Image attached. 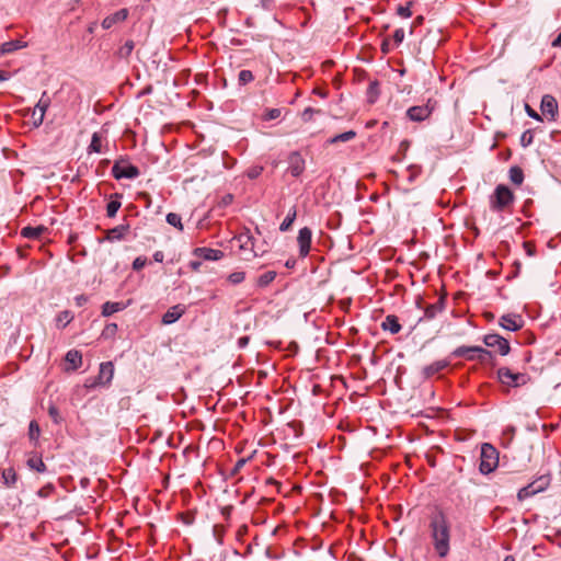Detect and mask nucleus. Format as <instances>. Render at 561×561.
I'll return each mask as SVG.
<instances>
[{"instance_id":"f257e3e1","label":"nucleus","mask_w":561,"mask_h":561,"mask_svg":"<svg viewBox=\"0 0 561 561\" xmlns=\"http://www.w3.org/2000/svg\"><path fill=\"white\" fill-rule=\"evenodd\" d=\"M431 539L435 552L445 558L450 551V524L446 515L436 510L430 517Z\"/></svg>"},{"instance_id":"f03ea898","label":"nucleus","mask_w":561,"mask_h":561,"mask_svg":"<svg viewBox=\"0 0 561 561\" xmlns=\"http://www.w3.org/2000/svg\"><path fill=\"white\" fill-rule=\"evenodd\" d=\"M514 202V193L504 184H499L489 197L490 209L494 213H503L507 210Z\"/></svg>"},{"instance_id":"7ed1b4c3","label":"nucleus","mask_w":561,"mask_h":561,"mask_svg":"<svg viewBox=\"0 0 561 561\" xmlns=\"http://www.w3.org/2000/svg\"><path fill=\"white\" fill-rule=\"evenodd\" d=\"M499 450L490 443H483L480 450L479 471L489 474L499 467Z\"/></svg>"},{"instance_id":"20e7f679","label":"nucleus","mask_w":561,"mask_h":561,"mask_svg":"<svg viewBox=\"0 0 561 561\" xmlns=\"http://www.w3.org/2000/svg\"><path fill=\"white\" fill-rule=\"evenodd\" d=\"M450 356L455 357V358H461L462 357V358H465V359H467L469 362L478 360L480 363H484L486 360V358H492L493 357V353L491 351H489L488 348L482 347V346L461 345V346L456 347L450 353Z\"/></svg>"},{"instance_id":"39448f33","label":"nucleus","mask_w":561,"mask_h":561,"mask_svg":"<svg viewBox=\"0 0 561 561\" xmlns=\"http://www.w3.org/2000/svg\"><path fill=\"white\" fill-rule=\"evenodd\" d=\"M497 380L507 387H520L528 382L527 374L514 373L507 367H500L496 371Z\"/></svg>"},{"instance_id":"423d86ee","label":"nucleus","mask_w":561,"mask_h":561,"mask_svg":"<svg viewBox=\"0 0 561 561\" xmlns=\"http://www.w3.org/2000/svg\"><path fill=\"white\" fill-rule=\"evenodd\" d=\"M238 242L240 251L244 254V260L256 257L262 253L255 250L254 237L251 234L250 229L244 228L238 236L233 238Z\"/></svg>"},{"instance_id":"0eeeda50","label":"nucleus","mask_w":561,"mask_h":561,"mask_svg":"<svg viewBox=\"0 0 561 561\" xmlns=\"http://www.w3.org/2000/svg\"><path fill=\"white\" fill-rule=\"evenodd\" d=\"M482 341L486 347L495 350L501 356H506L511 352L508 340L497 333L485 334Z\"/></svg>"},{"instance_id":"6e6552de","label":"nucleus","mask_w":561,"mask_h":561,"mask_svg":"<svg viewBox=\"0 0 561 561\" xmlns=\"http://www.w3.org/2000/svg\"><path fill=\"white\" fill-rule=\"evenodd\" d=\"M139 174L140 171L136 165H133L123 159L115 161L112 168V175L116 180L136 179L139 176Z\"/></svg>"},{"instance_id":"1a4fd4ad","label":"nucleus","mask_w":561,"mask_h":561,"mask_svg":"<svg viewBox=\"0 0 561 561\" xmlns=\"http://www.w3.org/2000/svg\"><path fill=\"white\" fill-rule=\"evenodd\" d=\"M435 102L432 103V100H428L425 105H416L412 106L407 111V116L413 122H423L430 117L432 112L434 111Z\"/></svg>"},{"instance_id":"9d476101","label":"nucleus","mask_w":561,"mask_h":561,"mask_svg":"<svg viewBox=\"0 0 561 561\" xmlns=\"http://www.w3.org/2000/svg\"><path fill=\"white\" fill-rule=\"evenodd\" d=\"M312 231L308 227H304L299 230L297 242L299 247V256H308L311 249Z\"/></svg>"},{"instance_id":"9b49d317","label":"nucleus","mask_w":561,"mask_h":561,"mask_svg":"<svg viewBox=\"0 0 561 561\" xmlns=\"http://www.w3.org/2000/svg\"><path fill=\"white\" fill-rule=\"evenodd\" d=\"M288 169L287 171L294 176H300L306 168V162L299 151H293L288 157Z\"/></svg>"},{"instance_id":"f8f14e48","label":"nucleus","mask_w":561,"mask_h":561,"mask_svg":"<svg viewBox=\"0 0 561 561\" xmlns=\"http://www.w3.org/2000/svg\"><path fill=\"white\" fill-rule=\"evenodd\" d=\"M499 324L504 330L516 332L524 325V320L519 314L508 313L500 318Z\"/></svg>"},{"instance_id":"ddd939ff","label":"nucleus","mask_w":561,"mask_h":561,"mask_svg":"<svg viewBox=\"0 0 561 561\" xmlns=\"http://www.w3.org/2000/svg\"><path fill=\"white\" fill-rule=\"evenodd\" d=\"M193 255L205 261H218L225 256V253L220 250L202 247L195 248Z\"/></svg>"},{"instance_id":"4468645a","label":"nucleus","mask_w":561,"mask_h":561,"mask_svg":"<svg viewBox=\"0 0 561 561\" xmlns=\"http://www.w3.org/2000/svg\"><path fill=\"white\" fill-rule=\"evenodd\" d=\"M49 104L50 101L48 98H46V92H44L32 114L35 126H39L43 123L45 113Z\"/></svg>"},{"instance_id":"2eb2a0df","label":"nucleus","mask_w":561,"mask_h":561,"mask_svg":"<svg viewBox=\"0 0 561 561\" xmlns=\"http://www.w3.org/2000/svg\"><path fill=\"white\" fill-rule=\"evenodd\" d=\"M186 312L184 305H174L170 307L167 312L162 316V323L165 325L176 322Z\"/></svg>"},{"instance_id":"dca6fc26","label":"nucleus","mask_w":561,"mask_h":561,"mask_svg":"<svg viewBox=\"0 0 561 561\" xmlns=\"http://www.w3.org/2000/svg\"><path fill=\"white\" fill-rule=\"evenodd\" d=\"M446 299L444 296H440L435 304L428 305L424 309V317L419 320L421 322L423 319L432 320L434 319L438 313L443 312L445 309Z\"/></svg>"},{"instance_id":"f3484780","label":"nucleus","mask_w":561,"mask_h":561,"mask_svg":"<svg viewBox=\"0 0 561 561\" xmlns=\"http://www.w3.org/2000/svg\"><path fill=\"white\" fill-rule=\"evenodd\" d=\"M550 476L541 474L531 483L522 486L518 491H546L550 486Z\"/></svg>"},{"instance_id":"a211bd4d","label":"nucleus","mask_w":561,"mask_h":561,"mask_svg":"<svg viewBox=\"0 0 561 561\" xmlns=\"http://www.w3.org/2000/svg\"><path fill=\"white\" fill-rule=\"evenodd\" d=\"M540 110L543 115H550L551 119H554V116L558 113V103L556 99L550 94L543 95L541 99Z\"/></svg>"},{"instance_id":"6ab92c4d","label":"nucleus","mask_w":561,"mask_h":561,"mask_svg":"<svg viewBox=\"0 0 561 561\" xmlns=\"http://www.w3.org/2000/svg\"><path fill=\"white\" fill-rule=\"evenodd\" d=\"M449 365H450V362L448 359L436 360V362L423 367L422 375L424 378H431L434 375L446 369Z\"/></svg>"},{"instance_id":"aec40b11","label":"nucleus","mask_w":561,"mask_h":561,"mask_svg":"<svg viewBox=\"0 0 561 561\" xmlns=\"http://www.w3.org/2000/svg\"><path fill=\"white\" fill-rule=\"evenodd\" d=\"M128 13L129 12H128L127 9H121V10L116 11L115 13L107 15L102 21V27L104 30H108L114 24L119 23V22H124L128 18Z\"/></svg>"},{"instance_id":"412c9836","label":"nucleus","mask_w":561,"mask_h":561,"mask_svg":"<svg viewBox=\"0 0 561 561\" xmlns=\"http://www.w3.org/2000/svg\"><path fill=\"white\" fill-rule=\"evenodd\" d=\"M114 375V366L111 362H105L100 365V371L98 376L99 385H107L111 382Z\"/></svg>"},{"instance_id":"4be33fe9","label":"nucleus","mask_w":561,"mask_h":561,"mask_svg":"<svg viewBox=\"0 0 561 561\" xmlns=\"http://www.w3.org/2000/svg\"><path fill=\"white\" fill-rule=\"evenodd\" d=\"M383 331H389L391 334H397L401 330L399 319L394 314H388L380 324Z\"/></svg>"},{"instance_id":"5701e85b","label":"nucleus","mask_w":561,"mask_h":561,"mask_svg":"<svg viewBox=\"0 0 561 561\" xmlns=\"http://www.w3.org/2000/svg\"><path fill=\"white\" fill-rule=\"evenodd\" d=\"M27 44L20 39H13L0 45V56L12 54L19 49L25 48Z\"/></svg>"},{"instance_id":"b1692460","label":"nucleus","mask_w":561,"mask_h":561,"mask_svg":"<svg viewBox=\"0 0 561 561\" xmlns=\"http://www.w3.org/2000/svg\"><path fill=\"white\" fill-rule=\"evenodd\" d=\"M129 229L128 225H118L106 232V240L110 242L122 240Z\"/></svg>"},{"instance_id":"393cba45","label":"nucleus","mask_w":561,"mask_h":561,"mask_svg":"<svg viewBox=\"0 0 561 561\" xmlns=\"http://www.w3.org/2000/svg\"><path fill=\"white\" fill-rule=\"evenodd\" d=\"M123 195L121 193H114L111 195V201L106 205V215L110 218H113L116 216L118 209L122 206V199Z\"/></svg>"},{"instance_id":"a878e982","label":"nucleus","mask_w":561,"mask_h":561,"mask_svg":"<svg viewBox=\"0 0 561 561\" xmlns=\"http://www.w3.org/2000/svg\"><path fill=\"white\" fill-rule=\"evenodd\" d=\"M127 307L126 304L122 301H106L102 305V316L110 317L115 312L122 311Z\"/></svg>"},{"instance_id":"bb28decb","label":"nucleus","mask_w":561,"mask_h":561,"mask_svg":"<svg viewBox=\"0 0 561 561\" xmlns=\"http://www.w3.org/2000/svg\"><path fill=\"white\" fill-rule=\"evenodd\" d=\"M107 149H108L107 146L103 147V145H102L101 135L99 133H93L91 142L88 147V152L89 153H92V152L103 153V152H106Z\"/></svg>"},{"instance_id":"cd10ccee","label":"nucleus","mask_w":561,"mask_h":561,"mask_svg":"<svg viewBox=\"0 0 561 561\" xmlns=\"http://www.w3.org/2000/svg\"><path fill=\"white\" fill-rule=\"evenodd\" d=\"M65 358L72 370L78 369L82 364V354L77 350L68 351Z\"/></svg>"},{"instance_id":"c85d7f7f","label":"nucleus","mask_w":561,"mask_h":561,"mask_svg":"<svg viewBox=\"0 0 561 561\" xmlns=\"http://www.w3.org/2000/svg\"><path fill=\"white\" fill-rule=\"evenodd\" d=\"M46 228L44 226L31 227L26 226L22 228L21 236L27 239H38L44 232Z\"/></svg>"},{"instance_id":"c756f323","label":"nucleus","mask_w":561,"mask_h":561,"mask_svg":"<svg viewBox=\"0 0 561 561\" xmlns=\"http://www.w3.org/2000/svg\"><path fill=\"white\" fill-rule=\"evenodd\" d=\"M356 137V131L354 130H347L345 133L335 135L327 140L328 145H334L337 142H347L353 140Z\"/></svg>"},{"instance_id":"7c9ffc66","label":"nucleus","mask_w":561,"mask_h":561,"mask_svg":"<svg viewBox=\"0 0 561 561\" xmlns=\"http://www.w3.org/2000/svg\"><path fill=\"white\" fill-rule=\"evenodd\" d=\"M73 318H75V316L71 311H69V310L60 311L56 316V325L60 329H65L73 320Z\"/></svg>"},{"instance_id":"2f4dec72","label":"nucleus","mask_w":561,"mask_h":561,"mask_svg":"<svg viewBox=\"0 0 561 561\" xmlns=\"http://www.w3.org/2000/svg\"><path fill=\"white\" fill-rule=\"evenodd\" d=\"M297 217V208L296 206H293L288 213H287V216L285 217V219L283 220V222L280 224L279 226V230L282 232H285V231H288L290 229V227L293 226L295 219Z\"/></svg>"},{"instance_id":"473e14b6","label":"nucleus","mask_w":561,"mask_h":561,"mask_svg":"<svg viewBox=\"0 0 561 561\" xmlns=\"http://www.w3.org/2000/svg\"><path fill=\"white\" fill-rule=\"evenodd\" d=\"M510 180L513 184L519 186L524 182V172L522 168L514 165L510 168L508 171Z\"/></svg>"},{"instance_id":"72a5a7b5","label":"nucleus","mask_w":561,"mask_h":561,"mask_svg":"<svg viewBox=\"0 0 561 561\" xmlns=\"http://www.w3.org/2000/svg\"><path fill=\"white\" fill-rule=\"evenodd\" d=\"M276 272L274 271H268V272H265L264 274L260 275L256 279V286L259 288H265L267 287L270 284H272L274 282V279L276 278Z\"/></svg>"},{"instance_id":"f704fd0d","label":"nucleus","mask_w":561,"mask_h":561,"mask_svg":"<svg viewBox=\"0 0 561 561\" xmlns=\"http://www.w3.org/2000/svg\"><path fill=\"white\" fill-rule=\"evenodd\" d=\"M379 95V84L378 81H371L367 89V100L369 103H375Z\"/></svg>"},{"instance_id":"c9c22d12","label":"nucleus","mask_w":561,"mask_h":561,"mask_svg":"<svg viewBox=\"0 0 561 561\" xmlns=\"http://www.w3.org/2000/svg\"><path fill=\"white\" fill-rule=\"evenodd\" d=\"M2 478H3L4 484L8 488L14 486V483L16 481V473L13 468L4 469L2 472Z\"/></svg>"},{"instance_id":"e433bc0d","label":"nucleus","mask_w":561,"mask_h":561,"mask_svg":"<svg viewBox=\"0 0 561 561\" xmlns=\"http://www.w3.org/2000/svg\"><path fill=\"white\" fill-rule=\"evenodd\" d=\"M118 327L116 323H107L102 330L101 337L104 340L113 339L117 333Z\"/></svg>"},{"instance_id":"4c0bfd02","label":"nucleus","mask_w":561,"mask_h":561,"mask_svg":"<svg viewBox=\"0 0 561 561\" xmlns=\"http://www.w3.org/2000/svg\"><path fill=\"white\" fill-rule=\"evenodd\" d=\"M41 435V428H39V425L38 423L33 420L30 422V425H28V437L32 442H37L38 437Z\"/></svg>"},{"instance_id":"58836bf2","label":"nucleus","mask_w":561,"mask_h":561,"mask_svg":"<svg viewBox=\"0 0 561 561\" xmlns=\"http://www.w3.org/2000/svg\"><path fill=\"white\" fill-rule=\"evenodd\" d=\"M135 48V44L131 39L125 42V44L119 48L118 55L121 58H128Z\"/></svg>"},{"instance_id":"ea45409f","label":"nucleus","mask_w":561,"mask_h":561,"mask_svg":"<svg viewBox=\"0 0 561 561\" xmlns=\"http://www.w3.org/2000/svg\"><path fill=\"white\" fill-rule=\"evenodd\" d=\"M254 80V76L251 70H241L238 75V83L240 85H245Z\"/></svg>"},{"instance_id":"a19ab883","label":"nucleus","mask_w":561,"mask_h":561,"mask_svg":"<svg viewBox=\"0 0 561 561\" xmlns=\"http://www.w3.org/2000/svg\"><path fill=\"white\" fill-rule=\"evenodd\" d=\"M167 222L175 228H178L180 231L183 230L182 219L179 214L175 213H169L167 215Z\"/></svg>"},{"instance_id":"79ce46f5","label":"nucleus","mask_w":561,"mask_h":561,"mask_svg":"<svg viewBox=\"0 0 561 561\" xmlns=\"http://www.w3.org/2000/svg\"><path fill=\"white\" fill-rule=\"evenodd\" d=\"M322 111L321 110H316L313 107H306L304 110V112L301 113V119L305 122V123H308V122H311L313 119V116L316 114H321Z\"/></svg>"},{"instance_id":"37998d69","label":"nucleus","mask_w":561,"mask_h":561,"mask_svg":"<svg viewBox=\"0 0 561 561\" xmlns=\"http://www.w3.org/2000/svg\"><path fill=\"white\" fill-rule=\"evenodd\" d=\"M27 465L32 468V469H35L36 471L38 472H43L46 470V466L45 463L43 462L42 458H30L27 460Z\"/></svg>"},{"instance_id":"c03bdc74","label":"nucleus","mask_w":561,"mask_h":561,"mask_svg":"<svg viewBox=\"0 0 561 561\" xmlns=\"http://www.w3.org/2000/svg\"><path fill=\"white\" fill-rule=\"evenodd\" d=\"M244 278H245V273L242 271L233 272L228 276V280L233 285H238V284L242 283L244 280Z\"/></svg>"},{"instance_id":"a18cd8bd","label":"nucleus","mask_w":561,"mask_h":561,"mask_svg":"<svg viewBox=\"0 0 561 561\" xmlns=\"http://www.w3.org/2000/svg\"><path fill=\"white\" fill-rule=\"evenodd\" d=\"M397 14L400 15L401 18H404V19H408L412 15V11H411V2H408L407 4L404 5H398L397 8Z\"/></svg>"},{"instance_id":"49530a36","label":"nucleus","mask_w":561,"mask_h":561,"mask_svg":"<svg viewBox=\"0 0 561 561\" xmlns=\"http://www.w3.org/2000/svg\"><path fill=\"white\" fill-rule=\"evenodd\" d=\"M533 140H534V135H533L531 130H526L520 136V145L523 147H528L529 145L533 144Z\"/></svg>"},{"instance_id":"de8ad7c7","label":"nucleus","mask_w":561,"mask_h":561,"mask_svg":"<svg viewBox=\"0 0 561 561\" xmlns=\"http://www.w3.org/2000/svg\"><path fill=\"white\" fill-rule=\"evenodd\" d=\"M263 172V167L254 165L247 171V176L251 180L257 179Z\"/></svg>"},{"instance_id":"09e8293b","label":"nucleus","mask_w":561,"mask_h":561,"mask_svg":"<svg viewBox=\"0 0 561 561\" xmlns=\"http://www.w3.org/2000/svg\"><path fill=\"white\" fill-rule=\"evenodd\" d=\"M282 111L279 108H270L264 115L265 121H273L280 116Z\"/></svg>"},{"instance_id":"8fccbe9b","label":"nucleus","mask_w":561,"mask_h":561,"mask_svg":"<svg viewBox=\"0 0 561 561\" xmlns=\"http://www.w3.org/2000/svg\"><path fill=\"white\" fill-rule=\"evenodd\" d=\"M48 414L51 417V420L54 421V423L59 424L61 422V417L59 415V411H58L57 407L50 405L48 408Z\"/></svg>"},{"instance_id":"3c124183","label":"nucleus","mask_w":561,"mask_h":561,"mask_svg":"<svg viewBox=\"0 0 561 561\" xmlns=\"http://www.w3.org/2000/svg\"><path fill=\"white\" fill-rule=\"evenodd\" d=\"M147 264V259L145 256H137L133 262V270L140 271Z\"/></svg>"},{"instance_id":"603ef678","label":"nucleus","mask_w":561,"mask_h":561,"mask_svg":"<svg viewBox=\"0 0 561 561\" xmlns=\"http://www.w3.org/2000/svg\"><path fill=\"white\" fill-rule=\"evenodd\" d=\"M218 507L220 510L222 517L225 519H229L231 511H232V505L218 503Z\"/></svg>"},{"instance_id":"864d4df0","label":"nucleus","mask_w":561,"mask_h":561,"mask_svg":"<svg viewBox=\"0 0 561 561\" xmlns=\"http://www.w3.org/2000/svg\"><path fill=\"white\" fill-rule=\"evenodd\" d=\"M393 42L397 46H399L403 39H404V30L403 28H397L393 33Z\"/></svg>"},{"instance_id":"5fc2aeb1","label":"nucleus","mask_w":561,"mask_h":561,"mask_svg":"<svg viewBox=\"0 0 561 561\" xmlns=\"http://www.w3.org/2000/svg\"><path fill=\"white\" fill-rule=\"evenodd\" d=\"M525 110L529 117L535 118L537 121H542L541 116L528 104H526Z\"/></svg>"},{"instance_id":"6e6d98bb","label":"nucleus","mask_w":561,"mask_h":561,"mask_svg":"<svg viewBox=\"0 0 561 561\" xmlns=\"http://www.w3.org/2000/svg\"><path fill=\"white\" fill-rule=\"evenodd\" d=\"M247 458H240L233 466L232 474H237L241 470V468L247 463Z\"/></svg>"},{"instance_id":"4d7b16f0","label":"nucleus","mask_w":561,"mask_h":561,"mask_svg":"<svg viewBox=\"0 0 561 561\" xmlns=\"http://www.w3.org/2000/svg\"><path fill=\"white\" fill-rule=\"evenodd\" d=\"M89 298L85 295H78L75 297V302L78 307H82L88 302Z\"/></svg>"},{"instance_id":"13d9d810","label":"nucleus","mask_w":561,"mask_h":561,"mask_svg":"<svg viewBox=\"0 0 561 561\" xmlns=\"http://www.w3.org/2000/svg\"><path fill=\"white\" fill-rule=\"evenodd\" d=\"M523 247H524V249H525V251H526L528 256L535 255V251L536 250H535L534 244H531L530 242L526 241V242L523 243Z\"/></svg>"},{"instance_id":"bf43d9fd","label":"nucleus","mask_w":561,"mask_h":561,"mask_svg":"<svg viewBox=\"0 0 561 561\" xmlns=\"http://www.w3.org/2000/svg\"><path fill=\"white\" fill-rule=\"evenodd\" d=\"M381 51L383 54H388L390 51V41L388 38L382 41V43H381Z\"/></svg>"},{"instance_id":"052dcab7","label":"nucleus","mask_w":561,"mask_h":561,"mask_svg":"<svg viewBox=\"0 0 561 561\" xmlns=\"http://www.w3.org/2000/svg\"><path fill=\"white\" fill-rule=\"evenodd\" d=\"M153 260H154L156 262H158V263H162V262H163V260H164V254H163V252H162V251H156V252L153 253Z\"/></svg>"},{"instance_id":"680f3d73","label":"nucleus","mask_w":561,"mask_h":561,"mask_svg":"<svg viewBox=\"0 0 561 561\" xmlns=\"http://www.w3.org/2000/svg\"><path fill=\"white\" fill-rule=\"evenodd\" d=\"M249 341H250L249 336H241L238 340V346L243 348V347H245L248 345Z\"/></svg>"},{"instance_id":"e2e57ef3","label":"nucleus","mask_w":561,"mask_h":561,"mask_svg":"<svg viewBox=\"0 0 561 561\" xmlns=\"http://www.w3.org/2000/svg\"><path fill=\"white\" fill-rule=\"evenodd\" d=\"M182 519L185 524H191L193 522L191 513L182 514Z\"/></svg>"},{"instance_id":"0e129e2a","label":"nucleus","mask_w":561,"mask_h":561,"mask_svg":"<svg viewBox=\"0 0 561 561\" xmlns=\"http://www.w3.org/2000/svg\"><path fill=\"white\" fill-rule=\"evenodd\" d=\"M10 78V72L0 69V82L5 81Z\"/></svg>"},{"instance_id":"69168bd1","label":"nucleus","mask_w":561,"mask_h":561,"mask_svg":"<svg viewBox=\"0 0 561 561\" xmlns=\"http://www.w3.org/2000/svg\"><path fill=\"white\" fill-rule=\"evenodd\" d=\"M552 47H561V32L557 36V38L552 42Z\"/></svg>"},{"instance_id":"338daca9","label":"nucleus","mask_w":561,"mask_h":561,"mask_svg":"<svg viewBox=\"0 0 561 561\" xmlns=\"http://www.w3.org/2000/svg\"><path fill=\"white\" fill-rule=\"evenodd\" d=\"M89 483H90V480H89L88 478H82V479L80 480V486H81L82 489L88 488V486H89Z\"/></svg>"},{"instance_id":"774afa93","label":"nucleus","mask_w":561,"mask_h":561,"mask_svg":"<svg viewBox=\"0 0 561 561\" xmlns=\"http://www.w3.org/2000/svg\"><path fill=\"white\" fill-rule=\"evenodd\" d=\"M533 493H522V492H518L517 493V499L518 501H523L524 499H526L528 495H531Z\"/></svg>"}]
</instances>
